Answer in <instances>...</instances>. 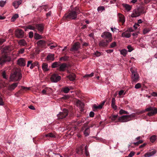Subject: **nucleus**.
<instances>
[{"mask_svg":"<svg viewBox=\"0 0 157 157\" xmlns=\"http://www.w3.org/2000/svg\"><path fill=\"white\" fill-rule=\"evenodd\" d=\"M60 62H56L53 63L52 65V68L57 67L58 68L60 64Z\"/></svg>","mask_w":157,"mask_h":157,"instance_id":"obj_30","label":"nucleus"},{"mask_svg":"<svg viewBox=\"0 0 157 157\" xmlns=\"http://www.w3.org/2000/svg\"><path fill=\"white\" fill-rule=\"evenodd\" d=\"M133 117H134V116L132 115H123L119 117L118 120L120 122H126L131 120V118Z\"/></svg>","mask_w":157,"mask_h":157,"instance_id":"obj_4","label":"nucleus"},{"mask_svg":"<svg viewBox=\"0 0 157 157\" xmlns=\"http://www.w3.org/2000/svg\"><path fill=\"white\" fill-rule=\"evenodd\" d=\"M80 48V43L78 42L75 43L71 48V51H78Z\"/></svg>","mask_w":157,"mask_h":157,"instance_id":"obj_14","label":"nucleus"},{"mask_svg":"<svg viewBox=\"0 0 157 157\" xmlns=\"http://www.w3.org/2000/svg\"><path fill=\"white\" fill-rule=\"evenodd\" d=\"M131 34L129 33H127L125 32L123 33L122 34V36L126 38H129L131 36Z\"/></svg>","mask_w":157,"mask_h":157,"instance_id":"obj_33","label":"nucleus"},{"mask_svg":"<svg viewBox=\"0 0 157 157\" xmlns=\"http://www.w3.org/2000/svg\"><path fill=\"white\" fill-rule=\"evenodd\" d=\"M11 60V58L8 54H4L0 57V64L3 65Z\"/></svg>","mask_w":157,"mask_h":157,"instance_id":"obj_3","label":"nucleus"},{"mask_svg":"<svg viewBox=\"0 0 157 157\" xmlns=\"http://www.w3.org/2000/svg\"><path fill=\"white\" fill-rule=\"evenodd\" d=\"M2 76L4 78L6 79L7 78V76L6 75V73L5 71H3L2 73Z\"/></svg>","mask_w":157,"mask_h":157,"instance_id":"obj_59","label":"nucleus"},{"mask_svg":"<svg viewBox=\"0 0 157 157\" xmlns=\"http://www.w3.org/2000/svg\"><path fill=\"white\" fill-rule=\"evenodd\" d=\"M18 83H14L11 85L8 86V90L10 91H12L17 86Z\"/></svg>","mask_w":157,"mask_h":157,"instance_id":"obj_19","label":"nucleus"},{"mask_svg":"<svg viewBox=\"0 0 157 157\" xmlns=\"http://www.w3.org/2000/svg\"><path fill=\"white\" fill-rule=\"evenodd\" d=\"M22 77L21 71L20 70H17L12 73L10 76L11 79L13 81H20Z\"/></svg>","mask_w":157,"mask_h":157,"instance_id":"obj_1","label":"nucleus"},{"mask_svg":"<svg viewBox=\"0 0 157 157\" xmlns=\"http://www.w3.org/2000/svg\"><path fill=\"white\" fill-rule=\"evenodd\" d=\"M140 26L139 24L138 23H135L133 26V27L135 29H137L138 27Z\"/></svg>","mask_w":157,"mask_h":157,"instance_id":"obj_60","label":"nucleus"},{"mask_svg":"<svg viewBox=\"0 0 157 157\" xmlns=\"http://www.w3.org/2000/svg\"><path fill=\"white\" fill-rule=\"evenodd\" d=\"M46 137H50L51 138H55V135L52 133H49L45 135Z\"/></svg>","mask_w":157,"mask_h":157,"instance_id":"obj_35","label":"nucleus"},{"mask_svg":"<svg viewBox=\"0 0 157 157\" xmlns=\"http://www.w3.org/2000/svg\"><path fill=\"white\" fill-rule=\"evenodd\" d=\"M77 15L74 10H71L65 14L63 19L65 21H68L69 19L75 20L77 17Z\"/></svg>","mask_w":157,"mask_h":157,"instance_id":"obj_2","label":"nucleus"},{"mask_svg":"<svg viewBox=\"0 0 157 157\" xmlns=\"http://www.w3.org/2000/svg\"><path fill=\"white\" fill-rule=\"evenodd\" d=\"M68 67V66L67 64L65 63H60L59 67L57 68V70L60 71H64Z\"/></svg>","mask_w":157,"mask_h":157,"instance_id":"obj_13","label":"nucleus"},{"mask_svg":"<svg viewBox=\"0 0 157 157\" xmlns=\"http://www.w3.org/2000/svg\"><path fill=\"white\" fill-rule=\"evenodd\" d=\"M68 111L66 109H64L62 112H60L57 115L58 118L59 119H63L65 118L68 115Z\"/></svg>","mask_w":157,"mask_h":157,"instance_id":"obj_7","label":"nucleus"},{"mask_svg":"<svg viewBox=\"0 0 157 157\" xmlns=\"http://www.w3.org/2000/svg\"><path fill=\"white\" fill-rule=\"evenodd\" d=\"M151 156L152 155L150 152H147L144 155V156L145 157H149Z\"/></svg>","mask_w":157,"mask_h":157,"instance_id":"obj_57","label":"nucleus"},{"mask_svg":"<svg viewBox=\"0 0 157 157\" xmlns=\"http://www.w3.org/2000/svg\"><path fill=\"white\" fill-rule=\"evenodd\" d=\"M135 154V153L134 152L132 151L128 155V157H132Z\"/></svg>","mask_w":157,"mask_h":157,"instance_id":"obj_64","label":"nucleus"},{"mask_svg":"<svg viewBox=\"0 0 157 157\" xmlns=\"http://www.w3.org/2000/svg\"><path fill=\"white\" fill-rule=\"evenodd\" d=\"M76 153L82 155L83 153V149H76Z\"/></svg>","mask_w":157,"mask_h":157,"instance_id":"obj_40","label":"nucleus"},{"mask_svg":"<svg viewBox=\"0 0 157 157\" xmlns=\"http://www.w3.org/2000/svg\"><path fill=\"white\" fill-rule=\"evenodd\" d=\"M109 42L106 40H102L100 41L99 45L100 47L104 48L107 47Z\"/></svg>","mask_w":157,"mask_h":157,"instance_id":"obj_15","label":"nucleus"},{"mask_svg":"<svg viewBox=\"0 0 157 157\" xmlns=\"http://www.w3.org/2000/svg\"><path fill=\"white\" fill-rule=\"evenodd\" d=\"M35 29H37L39 33L40 34H42L44 30V25L43 24H35Z\"/></svg>","mask_w":157,"mask_h":157,"instance_id":"obj_10","label":"nucleus"},{"mask_svg":"<svg viewBox=\"0 0 157 157\" xmlns=\"http://www.w3.org/2000/svg\"><path fill=\"white\" fill-rule=\"evenodd\" d=\"M33 36V32H30L29 33V37L30 38H32Z\"/></svg>","mask_w":157,"mask_h":157,"instance_id":"obj_63","label":"nucleus"},{"mask_svg":"<svg viewBox=\"0 0 157 157\" xmlns=\"http://www.w3.org/2000/svg\"><path fill=\"white\" fill-rule=\"evenodd\" d=\"M48 64L46 63H44L42 65V68L44 71H47L48 70Z\"/></svg>","mask_w":157,"mask_h":157,"instance_id":"obj_31","label":"nucleus"},{"mask_svg":"<svg viewBox=\"0 0 157 157\" xmlns=\"http://www.w3.org/2000/svg\"><path fill=\"white\" fill-rule=\"evenodd\" d=\"M119 113L121 114H128L127 112L125 111L122 109L120 110L119 111Z\"/></svg>","mask_w":157,"mask_h":157,"instance_id":"obj_47","label":"nucleus"},{"mask_svg":"<svg viewBox=\"0 0 157 157\" xmlns=\"http://www.w3.org/2000/svg\"><path fill=\"white\" fill-rule=\"evenodd\" d=\"M38 64L39 63L37 61L33 62L32 60H29L28 61L27 67H29L30 66V68L32 69L35 66H37L38 65Z\"/></svg>","mask_w":157,"mask_h":157,"instance_id":"obj_12","label":"nucleus"},{"mask_svg":"<svg viewBox=\"0 0 157 157\" xmlns=\"http://www.w3.org/2000/svg\"><path fill=\"white\" fill-rule=\"evenodd\" d=\"M127 53V51L126 49H123L121 51V54L125 56H126Z\"/></svg>","mask_w":157,"mask_h":157,"instance_id":"obj_39","label":"nucleus"},{"mask_svg":"<svg viewBox=\"0 0 157 157\" xmlns=\"http://www.w3.org/2000/svg\"><path fill=\"white\" fill-rule=\"evenodd\" d=\"M105 103V101H104L101 102L100 105L97 106L96 104H94L93 105V110L94 111H97L98 109L102 108L103 106Z\"/></svg>","mask_w":157,"mask_h":157,"instance_id":"obj_16","label":"nucleus"},{"mask_svg":"<svg viewBox=\"0 0 157 157\" xmlns=\"http://www.w3.org/2000/svg\"><path fill=\"white\" fill-rule=\"evenodd\" d=\"M131 78L132 80V82H136L139 80V76L138 73L137 72L136 73L132 74Z\"/></svg>","mask_w":157,"mask_h":157,"instance_id":"obj_17","label":"nucleus"},{"mask_svg":"<svg viewBox=\"0 0 157 157\" xmlns=\"http://www.w3.org/2000/svg\"><path fill=\"white\" fill-rule=\"evenodd\" d=\"M13 49L12 46H7L2 48V51L4 53V54H8V53H9Z\"/></svg>","mask_w":157,"mask_h":157,"instance_id":"obj_11","label":"nucleus"},{"mask_svg":"<svg viewBox=\"0 0 157 157\" xmlns=\"http://www.w3.org/2000/svg\"><path fill=\"white\" fill-rule=\"evenodd\" d=\"M73 10H74V12L77 13V15L80 12L79 7H76Z\"/></svg>","mask_w":157,"mask_h":157,"instance_id":"obj_43","label":"nucleus"},{"mask_svg":"<svg viewBox=\"0 0 157 157\" xmlns=\"http://www.w3.org/2000/svg\"><path fill=\"white\" fill-rule=\"evenodd\" d=\"M46 59L48 61H53L54 59V55L53 54L48 55Z\"/></svg>","mask_w":157,"mask_h":157,"instance_id":"obj_27","label":"nucleus"},{"mask_svg":"<svg viewBox=\"0 0 157 157\" xmlns=\"http://www.w3.org/2000/svg\"><path fill=\"white\" fill-rule=\"evenodd\" d=\"M68 57L67 56H64L63 57H61L59 59L60 61L63 60L64 61H66L68 59Z\"/></svg>","mask_w":157,"mask_h":157,"instance_id":"obj_45","label":"nucleus"},{"mask_svg":"<svg viewBox=\"0 0 157 157\" xmlns=\"http://www.w3.org/2000/svg\"><path fill=\"white\" fill-rule=\"evenodd\" d=\"M141 84L140 83H137L136 84L135 86V87L136 89H139L141 87Z\"/></svg>","mask_w":157,"mask_h":157,"instance_id":"obj_56","label":"nucleus"},{"mask_svg":"<svg viewBox=\"0 0 157 157\" xmlns=\"http://www.w3.org/2000/svg\"><path fill=\"white\" fill-rule=\"evenodd\" d=\"M101 36L108 41V42H111L112 40V35L111 33L108 32H105L102 33Z\"/></svg>","mask_w":157,"mask_h":157,"instance_id":"obj_6","label":"nucleus"},{"mask_svg":"<svg viewBox=\"0 0 157 157\" xmlns=\"http://www.w3.org/2000/svg\"><path fill=\"white\" fill-rule=\"evenodd\" d=\"M130 71H131L132 74H135L137 72L136 71V69L135 67H131L130 69Z\"/></svg>","mask_w":157,"mask_h":157,"instance_id":"obj_37","label":"nucleus"},{"mask_svg":"<svg viewBox=\"0 0 157 157\" xmlns=\"http://www.w3.org/2000/svg\"><path fill=\"white\" fill-rule=\"evenodd\" d=\"M137 9L140 14L145 13H146V11L145 10V8L144 6H140L138 7Z\"/></svg>","mask_w":157,"mask_h":157,"instance_id":"obj_23","label":"nucleus"},{"mask_svg":"<svg viewBox=\"0 0 157 157\" xmlns=\"http://www.w3.org/2000/svg\"><path fill=\"white\" fill-rule=\"evenodd\" d=\"M125 94V93H124V90H120L119 92V95L121 96L122 95H124Z\"/></svg>","mask_w":157,"mask_h":157,"instance_id":"obj_61","label":"nucleus"},{"mask_svg":"<svg viewBox=\"0 0 157 157\" xmlns=\"http://www.w3.org/2000/svg\"><path fill=\"white\" fill-rule=\"evenodd\" d=\"M93 55H95L97 57H99L101 56V53L100 52L98 51H97L96 52L94 53Z\"/></svg>","mask_w":157,"mask_h":157,"instance_id":"obj_50","label":"nucleus"},{"mask_svg":"<svg viewBox=\"0 0 157 157\" xmlns=\"http://www.w3.org/2000/svg\"><path fill=\"white\" fill-rule=\"evenodd\" d=\"M151 31V29L149 28H144L143 30V34H145Z\"/></svg>","mask_w":157,"mask_h":157,"instance_id":"obj_38","label":"nucleus"},{"mask_svg":"<svg viewBox=\"0 0 157 157\" xmlns=\"http://www.w3.org/2000/svg\"><path fill=\"white\" fill-rule=\"evenodd\" d=\"M15 35L18 38H22L24 37V32L21 29H17L15 31Z\"/></svg>","mask_w":157,"mask_h":157,"instance_id":"obj_9","label":"nucleus"},{"mask_svg":"<svg viewBox=\"0 0 157 157\" xmlns=\"http://www.w3.org/2000/svg\"><path fill=\"white\" fill-rule=\"evenodd\" d=\"M118 115H114L111 116L110 118L112 121H115L117 118Z\"/></svg>","mask_w":157,"mask_h":157,"instance_id":"obj_44","label":"nucleus"},{"mask_svg":"<svg viewBox=\"0 0 157 157\" xmlns=\"http://www.w3.org/2000/svg\"><path fill=\"white\" fill-rule=\"evenodd\" d=\"M6 3V1H0V6L2 7H3L5 4Z\"/></svg>","mask_w":157,"mask_h":157,"instance_id":"obj_52","label":"nucleus"},{"mask_svg":"<svg viewBox=\"0 0 157 157\" xmlns=\"http://www.w3.org/2000/svg\"><path fill=\"white\" fill-rule=\"evenodd\" d=\"M61 79V76L56 73L53 74L51 76L50 79L53 82H57Z\"/></svg>","mask_w":157,"mask_h":157,"instance_id":"obj_8","label":"nucleus"},{"mask_svg":"<svg viewBox=\"0 0 157 157\" xmlns=\"http://www.w3.org/2000/svg\"><path fill=\"white\" fill-rule=\"evenodd\" d=\"M67 77L71 81H73L75 79L76 75L75 74L72 73L67 76Z\"/></svg>","mask_w":157,"mask_h":157,"instance_id":"obj_26","label":"nucleus"},{"mask_svg":"<svg viewBox=\"0 0 157 157\" xmlns=\"http://www.w3.org/2000/svg\"><path fill=\"white\" fill-rule=\"evenodd\" d=\"M122 6L128 11H129L131 9L132 6L128 4H123Z\"/></svg>","mask_w":157,"mask_h":157,"instance_id":"obj_28","label":"nucleus"},{"mask_svg":"<svg viewBox=\"0 0 157 157\" xmlns=\"http://www.w3.org/2000/svg\"><path fill=\"white\" fill-rule=\"evenodd\" d=\"M18 44L21 46H25L27 45V43L25 40L24 39H21L18 41Z\"/></svg>","mask_w":157,"mask_h":157,"instance_id":"obj_24","label":"nucleus"},{"mask_svg":"<svg viewBox=\"0 0 157 157\" xmlns=\"http://www.w3.org/2000/svg\"><path fill=\"white\" fill-rule=\"evenodd\" d=\"M85 152L86 155L88 156L89 155V153L88 150V147L87 145L85 147Z\"/></svg>","mask_w":157,"mask_h":157,"instance_id":"obj_46","label":"nucleus"},{"mask_svg":"<svg viewBox=\"0 0 157 157\" xmlns=\"http://www.w3.org/2000/svg\"><path fill=\"white\" fill-rule=\"evenodd\" d=\"M4 105V103L2 98L0 96V105Z\"/></svg>","mask_w":157,"mask_h":157,"instance_id":"obj_55","label":"nucleus"},{"mask_svg":"<svg viewBox=\"0 0 157 157\" xmlns=\"http://www.w3.org/2000/svg\"><path fill=\"white\" fill-rule=\"evenodd\" d=\"M115 98H113L111 101V106L115 110L117 109V106L115 105Z\"/></svg>","mask_w":157,"mask_h":157,"instance_id":"obj_29","label":"nucleus"},{"mask_svg":"<svg viewBox=\"0 0 157 157\" xmlns=\"http://www.w3.org/2000/svg\"><path fill=\"white\" fill-rule=\"evenodd\" d=\"M24 28L25 29V31H26L28 29L34 30L35 29V25H28L24 27Z\"/></svg>","mask_w":157,"mask_h":157,"instance_id":"obj_25","label":"nucleus"},{"mask_svg":"<svg viewBox=\"0 0 157 157\" xmlns=\"http://www.w3.org/2000/svg\"><path fill=\"white\" fill-rule=\"evenodd\" d=\"M97 10L98 12H102L105 10V8L103 6H99L98 7Z\"/></svg>","mask_w":157,"mask_h":157,"instance_id":"obj_49","label":"nucleus"},{"mask_svg":"<svg viewBox=\"0 0 157 157\" xmlns=\"http://www.w3.org/2000/svg\"><path fill=\"white\" fill-rule=\"evenodd\" d=\"M22 1L21 0H19L18 1H15L14 2V4L17 3L19 6L22 3Z\"/></svg>","mask_w":157,"mask_h":157,"instance_id":"obj_54","label":"nucleus"},{"mask_svg":"<svg viewBox=\"0 0 157 157\" xmlns=\"http://www.w3.org/2000/svg\"><path fill=\"white\" fill-rule=\"evenodd\" d=\"M143 142V141L142 140H139V141H137L136 142L133 143V144L135 145L136 146H137L140 144H141Z\"/></svg>","mask_w":157,"mask_h":157,"instance_id":"obj_48","label":"nucleus"},{"mask_svg":"<svg viewBox=\"0 0 157 157\" xmlns=\"http://www.w3.org/2000/svg\"><path fill=\"white\" fill-rule=\"evenodd\" d=\"M70 90V89L68 87H65L63 88V91L65 93H67Z\"/></svg>","mask_w":157,"mask_h":157,"instance_id":"obj_41","label":"nucleus"},{"mask_svg":"<svg viewBox=\"0 0 157 157\" xmlns=\"http://www.w3.org/2000/svg\"><path fill=\"white\" fill-rule=\"evenodd\" d=\"M140 14L137 9H135L134 10L133 13L131 14V17H135L140 16Z\"/></svg>","mask_w":157,"mask_h":157,"instance_id":"obj_20","label":"nucleus"},{"mask_svg":"<svg viewBox=\"0 0 157 157\" xmlns=\"http://www.w3.org/2000/svg\"><path fill=\"white\" fill-rule=\"evenodd\" d=\"M127 48L128 49V52H131L133 50V48L132 47L131 45H128L127 46Z\"/></svg>","mask_w":157,"mask_h":157,"instance_id":"obj_51","label":"nucleus"},{"mask_svg":"<svg viewBox=\"0 0 157 157\" xmlns=\"http://www.w3.org/2000/svg\"><path fill=\"white\" fill-rule=\"evenodd\" d=\"M156 139V136L155 135H153L150 138V140L151 142L153 143L155 142Z\"/></svg>","mask_w":157,"mask_h":157,"instance_id":"obj_42","label":"nucleus"},{"mask_svg":"<svg viewBox=\"0 0 157 157\" xmlns=\"http://www.w3.org/2000/svg\"><path fill=\"white\" fill-rule=\"evenodd\" d=\"M24 51L25 48H22L19 50L18 52L20 54H22L24 52Z\"/></svg>","mask_w":157,"mask_h":157,"instance_id":"obj_62","label":"nucleus"},{"mask_svg":"<svg viewBox=\"0 0 157 157\" xmlns=\"http://www.w3.org/2000/svg\"><path fill=\"white\" fill-rule=\"evenodd\" d=\"M116 46V43L115 42H114L112 43L111 45H110V46L109 47L110 48H113L114 47Z\"/></svg>","mask_w":157,"mask_h":157,"instance_id":"obj_53","label":"nucleus"},{"mask_svg":"<svg viewBox=\"0 0 157 157\" xmlns=\"http://www.w3.org/2000/svg\"><path fill=\"white\" fill-rule=\"evenodd\" d=\"M2 76L4 78L6 79L7 78V76L6 75V73L5 71H3L2 73Z\"/></svg>","mask_w":157,"mask_h":157,"instance_id":"obj_58","label":"nucleus"},{"mask_svg":"<svg viewBox=\"0 0 157 157\" xmlns=\"http://www.w3.org/2000/svg\"><path fill=\"white\" fill-rule=\"evenodd\" d=\"M118 16L119 19V21L123 24L125 21V17L122 14L119 13L118 14Z\"/></svg>","mask_w":157,"mask_h":157,"instance_id":"obj_21","label":"nucleus"},{"mask_svg":"<svg viewBox=\"0 0 157 157\" xmlns=\"http://www.w3.org/2000/svg\"><path fill=\"white\" fill-rule=\"evenodd\" d=\"M34 37L36 39H39L42 38V37L41 35L36 33L34 34Z\"/></svg>","mask_w":157,"mask_h":157,"instance_id":"obj_34","label":"nucleus"},{"mask_svg":"<svg viewBox=\"0 0 157 157\" xmlns=\"http://www.w3.org/2000/svg\"><path fill=\"white\" fill-rule=\"evenodd\" d=\"M25 59L23 58H20L17 61V64L21 66H25Z\"/></svg>","mask_w":157,"mask_h":157,"instance_id":"obj_18","label":"nucleus"},{"mask_svg":"<svg viewBox=\"0 0 157 157\" xmlns=\"http://www.w3.org/2000/svg\"><path fill=\"white\" fill-rule=\"evenodd\" d=\"M46 43L43 40H40L37 42V44L41 48H44L46 45Z\"/></svg>","mask_w":157,"mask_h":157,"instance_id":"obj_22","label":"nucleus"},{"mask_svg":"<svg viewBox=\"0 0 157 157\" xmlns=\"http://www.w3.org/2000/svg\"><path fill=\"white\" fill-rule=\"evenodd\" d=\"M18 15L17 14H16L14 15L13 17H12L11 21L12 22H13L15 21L16 19L18 17Z\"/></svg>","mask_w":157,"mask_h":157,"instance_id":"obj_36","label":"nucleus"},{"mask_svg":"<svg viewBox=\"0 0 157 157\" xmlns=\"http://www.w3.org/2000/svg\"><path fill=\"white\" fill-rule=\"evenodd\" d=\"M90 133L89 127L87 128L84 131V133L85 136H87L89 135Z\"/></svg>","mask_w":157,"mask_h":157,"instance_id":"obj_32","label":"nucleus"},{"mask_svg":"<svg viewBox=\"0 0 157 157\" xmlns=\"http://www.w3.org/2000/svg\"><path fill=\"white\" fill-rule=\"evenodd\" d=\"M147 111L149 112H148L147 115L149 116H152L155 114L157 113V108L155 107H149L145 109Z\"/></svg>","mask_w":157,"mask_h":157,"instance_id":"obj_5","label":"nucleus"}]
</instances>
